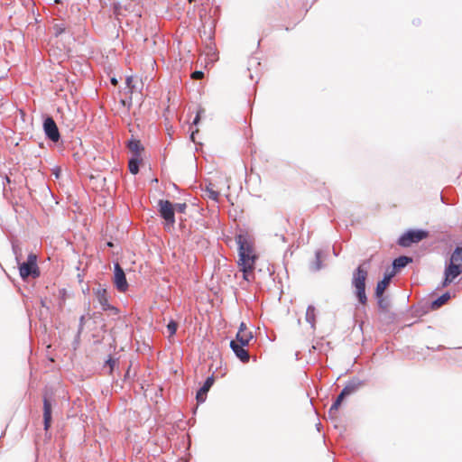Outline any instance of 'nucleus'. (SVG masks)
Instances as JSON below:
<instances>
[{
  "label": "nucleus",
  "instance_id": "nucleus-10",
  "mask_svg": "<svg viewBox=\"0 0 462 462\" xmlns=\"http://www.w3.org/2000/svg\"><path fill=\"white\" fill-rule=\"evenodd\" d=\"M94 294L96 295L98 302L101 305V308L104 311L110 310L114 314H117L119 312L118 309L115 306L111 305L108 301V295L107 291L106 288L101 287L100 284H98L97 288L93 289Z\"/></svg>",
  "mask_w": 462,
  "mask_h": 462
},
{
  "label": "nucleus",
  "instance_id": "nucleus-50",
  "mask_svg": "<svg viewBox=\"0 0 462 462\" xmlns=\"http://www.w3.org/2000/svg\"><path fill=\"white\" fill-rule=\"evenodd\" d=\"M333 252H334V254H335L336 256H337V255H338V254H337V251H336L335 249L333 250Z\"/></svg>",
  "mask_w": 462,
  "mask_h": 462
},
{
  "label": "nucleus",
  "instance_id": "nucleus-22",
  "mask_svg": "<svg viewBox=\"0 0 462 462\" xmlns=\"http://www.w3.org/2000/svg\"><path fill=\"white\" fill-rule=\"evenodd\" d=\"M240 271L243 273V278L245 281H249L248 275L253 273L255 268V262H238Z\"/></svg>",
  "mask_w": 462,
  "mask_h": 462
},
{
  "label": "nucleus",
  "instance_id": "nucleus-29",
  "mask_svg": "<svg viewBox=\"0 0 462 462\" xmlns=\"http://www.w3.org/2000/svg\"><path fill=\"white\" fill-rule=\"evenodd\" d=\"M112 9L114 15L118 19L119 16L123 15V5L120 2H114L112 4Z\"/></svg>",
  "mask_w": 462,
  "mask_h": 462
},
{
  "label": "nucleus",
  "instance_id": "nucleus-18",
  "mask_svg": "<svg viewBox=\"0 0 462 462\" xmlns=\"http://www.w3.org/2000/svg\"><path fill=\"white\" fill-rule=\"evenodd\" d=\"M143 163L142 155H132L128 161V170L131 174L136 175L140 171V166Z\"/></svg>",
  "mask_w": 462,
  "mask_h": 462
},
{
  "label": "nucleus",
  "instance_id": "nucleus-3",
  "mask_svg": "<svg viewBox=\"0 0 462 462\" xmlns=\"http://www.w3.org/2000/svg\"><path fill=\"white\" fill-rule=\"evenodd\" d=\"M237 244L238 262H256L257 256L254 254V241L251 235L245 230H240L236 235Z\"/></svg>",
  "mask_w": 462,
  "mask_h": 462
},
{
  "label": "nucleus",
  "instance_id": "nucleus-4",
  "mask_svg": "<svg viewBox=\"0 0 462 462\" xmlns=\"http://www.w3.org/2000/svg\"><path fill=\"white\" fill-rule=\"evenodd\" d=\"M253 338V332H246V334L236 333V337L230 341V348L243 364H246L250 360V354L245 349V346L249 345Z\"/></svg>",
  "mask_w": 462,
  "mask_h": 462
},
{
  "label": "nucleus",
  "instance_id": "nucleus-46",
  "mask_svg": "<svg viewBox=\"0 0 462 462\" xmlns=\"http://www.w3.org/2000/svg\"><path fill=\"white\" fill-rule=\"evenodd\" d=\"M440 199H441V202H443V203H447V202L445 201L444 197H443L442 195H440Z\"/></svg>",
  "mask_w": 462,
  "mask_h": 462
},
{
  "label": "nucleus",
  "instance_id": "nucleus-36",
  "mask_svg": "<svg viewBox=\"0 0 462 462\" xmlns=\"http://www.w3.org/2000/svg\"><path fill=\"white\" fill-rule=\"evenodd\" d=\"M246 332H251V331L248 330L245 322H241L239 325V328H238V331L236 333L246 334Z\"/></svg>",
  "mask_w": 462,
  "mask_h": 462
},
{
  "label": "nucleus",
  "instance_id": "nucleus-35",
  "mask_svg": "<svg viewBox=\"0 0 462 462\" xmlns=\"http://www.w3.org/2000/svg\"><path fill=\"white\" fill-rule=\"evenodd\" d=\"M174 205V211L177 210L179 213H185L187 208L186 203H173Z\"/></svg>",
  "mask_w": 462,
  "mask_h": 462
},
{
  "label": "nucleus",
  "instance_id": "nucleus-28",
  "mask_svg": "<svg viewBox=\"0 0 462 462\" xmlns=\"http://www.w3.org/2000/svg\"><path fill=\"white\" fill-rule=\"evenodd\" d=\"M125 85H126V88L128 89L127 94L133 95L134 91L136 88L135 85L134 84V77L133 76L126 77Z\"/></svg>",
  "mask_w": 462,
  "mask_h": 462
},
{
  "label": "nucleus",
  "instance_id": "nucleus-20",
  "mask_svg": "<svg viewBox=\"0 0 462 462\" xmlns=\"http://www.w3.org/2000/svg\"><path fill=\"white\" fill-rule=\"evenodd\" d=\"M450 299H451L450 292L445 291L440 296H439L436 299H434L433 300H431L430 303V307L431 310H438Z\"/></svg>",
  "mask_w": 462,
  "mask_h": 462
},
{
  "label": "nucleus",
  "instance_id": "nucleus-11",
  "mask_svg": "<svg viewBox=\"0 0 462 462\" xmlns=\"http://www.w3.org/2000/svg\"><path fill=\"white\" fill-rule=\"evenodd\" d=\"M215 383V376L211 374L206 378L202 386L196 393V400L199 404L205 402L208 393Z\"/></svg>",
  "mask_w": 462,
  "mask_h": 462
},
{
  "label": "nucleus",
  "instance_id": "nucleus-6",
  "mask_svg": "<svg viewBox=\"0 0 462 462\" xmlns=\"http://www.w3.org/2000/svg\"><path fill=\"white\" fill-rule=\"evenodd\" d=\"M430 236V232L422 228H410L402 233L397 239V244L402 247H410L413 244H417Z\"/></svg>",
  "mask_w": 462,
  "mask_h": 462
},
{
  "label": "nucleus",
  "instance_id": "nucleus-16",
  "mask_svg": "<svg viewBox=\"0 0 462 462\" xmlns=\"http://www.w3.org/2000/svg\"><path fill=\"white\" fill-rule=\"evenodd\" d=\"M412 262V258L407 255H400L393 259L392 263L393 270L394 274L399 273L402 269L406 267L410 263Z\"/></svg>",
  "mask_w": 462,
  "mask_h": 462
},
{
  "label": "nucleus",
  "instance_id": "nucleus-41",
  "mask_svg": "<svg viewBox=\"0 0 462 462\" xmlns=\"http://www.w3.org/2000/svg\"><path fill=\"white\" fill-rule=\"evenodd\" d=\"M79 340H80V337H78V333H77L75 336L74 341H73V345L75 346V347L79 344Z\"/></svg>",
  "mask_w": 462,
  "mask_h": 462
},
{
  "label": "nucleus",
  "instance_id": "nucleus-13",
  "mask_svg": "<svg viewBox=\"0 0 462 462\" xmlns=\"http://www.w3.org/2000/svg\"><path fill=\"white\" fill-rule=\"evenodd\" d=\"M365 384V382L364 380H361L358 377H353L346 383V385L341 391L349 397L356 393Z\"/></svg>",
  "mask_w": 462,
  "mask_h": 462
},
{
  "label": "nucleus",
  "instance_id": "nucleus-25",
  "mask_svg": "<svg viewBox=\"0 0 462 462\" xmlns=\"http://www.w3.org/2000/svg\"><path fill=\"white\" fill-rule=\"evenodd\" d=\"M382 315V319L387 324L393 323L395 319V314L390 310V309H386V310L379 311Z\"/></svg>",
  "mask_w": 462,
  "mask_h": 462
},
{
  "label": "nucleus",
  "instance_id": "nucleus-21",
  "mask_svg": "<svg viewBox=\"0 0 462 462\" xmlns=\"http://www.w3.org/2000/svg\"><path fill=\"white\" fill-rule=\"evenodd\" d=\"M10 242H11L12 252L14 255L15 262H16V263H19L20 262H22V258H23V249H22L21 242L17 238H11Z\"/></svg>",
  "mask_w": 462,
  "mask_h": 462
},
{
  "label": "nucleus",
  "instance_id": "nucleus-37",
  "mask_svg": "<svg viewBox=\"0 0 462 462\" xmlns=\"http://www.w3.org/2000/svg\"><path fill=\"white\" fill-rule=\"evenodd\" d=\"M346 398V394H345L344 392L341 391L335 400L342 404L343 401Z\"/></svg>",
  "mask_w": 462,
  "mask_h": 462
},
{
  "label": "nucleus",
  "instance_id": "nucleus-38",
  "mask_svg": "<svg viewBox=\"0 0 462 462\" xmlns=\"http://www.w3.org/2000/svg\"><path fill=\"white\" fill-rule=\"evenodd\" d=\"M52 174L55 176L56 179H59L61 174V170L59 167H56L52 170Z\"/></svg>",
  "mask_w": 462,
  "mask_h": 462
},
{
  "label": "nucleus",
  "instance_id": "nucleus-2",
  "mask_svg": "<svg viewBox=\"0 0 462 462\" xmlns=\"http://www.w3.org/2000/svg\"><path fill=\"white\" fill-rule=\"evenodd\" d=\"M462 275V246L457 245L445 262L444 276L437 289L449 286L457 277Z\"/></svg>",
  "mask_w": 462,
  "mask_h": 462
},
{
  "label": "nucleus",
  "instance_id": "nucleus-30",
  "mask_svg": "<svg viewBox=\"0 0 462 462\" xmlns=\"http://www.w3.org/2000/svg\"><path fill=\"white\" fill-rule=\"evenodd\" d=\"M117 362H118L117 358H115L112 356H108V358L105 361V366H106V365L109 366V368H110L109 374L113 373V370Z\"/></svg>",
  "mask_w": 462,
  "mask_h": 462
},
{
  "label": "nucleus",
  "instance_id": "nucleus-42",
  "mask_svg": "<svg viewBox=\"0 0 462 462\" xmlns=\"http://www.w3.org/2000/svg\"><path fill=\"white\" fill-rule=\"evenodd\" d=\"M110 82H111V84H112V85H114V86H116V85L118 84V80H117V79H116V77H112V78L110 79Z\"/></svg>",
  "mask_w": 462,
  "mask_h": 462
},
{
  "label": "nucleus",
  "instance_id": "nucleus-19",
  "mask_svg": "<svg viewBox=\"0 0 462 462\" xmlns=\"http://www.w3.org/2000/svg\"><path fill=\"white\" fill-rule=\"evenodd\" d=\"M326 256V254L321 249H318L315 252V260L310 263V269L312 272H318L323 268L322 259Z\"/></svg>",
  "mask_w": 462,
  "mask_h": 462
},
{
  "label": "nucleus",
  "instance_id": "nucleus-14",
  "mask_svg": "<svg viewBox=\"0 0 462 462\" xmlns=\"http://www.w3.org/2000/svg\"><path fill=\"white\" fill-rule=\"evenodd\" d=\"M394 276V272H385L381 280H379L374 288V294L384 293L385 290L390 285L393 277Z\"/></svg>",
  "mask_w": 462,
  "mask_h": 462
},
{
  "label": "nucleus",
  "instance_id": "nucleus-44",
  "mask_svg": "<svg viewBox=\"0 0 462 462\" xmlns=\"http://www.w3.org/2000/svg\"><path fill=\"white\" fill-rule=\"evenodd\" d=\"M129 371H130V367L128 368V370H127V372H126V374H125V379H126V377H128V376H129Z\"/></svg>",
  "mask_w": 462,
  "mask_h": 462
},
{
  "label": "nucleus",
  "instance_id": "nucleus-17",
  "mask_svg": "<svg viewBox=\"0 0 462 462\" xmlns=\"http://www.w3.org/2000/svg\"><path fill=\"white\" fill-rule=\"evenodd\" d=\"M126 147L132 152V155H142L144 151V146L141 143V141L132 137L126 142Z\"/></svg>",
  "mask_w": 462,
  "mask_h": 462
},
{
  "label": "nucleus",
  "instance_id": "nucleus-7",
  "mask_svg": "<svg viewBox=\"0 0 462 462\" xmlns=\"http://www.w3.org/2000/svg\"><path fill=\"white\" fill-rule=\"evenodd\" d=\"M42 129L47 140L54 143H58L60 141L61 135L59 127L52 116L50 115H45L43 116Z\"/></svg>",
  "mask_w": 462,
  "mask_h": 462
},
{
  "label": "nucleus",
  "instance_id": "nucleus-32",
  "mask_svg": "<svg viewBox=\"0 0 462 462\" xmlns=\"http://www.w3.org/2000/svg\"><path fill=\"white\" fill-rule=\"evenodd\" d=\"M340 406H341V403L338 402L337 401L334 400L333 403L331 404V406L328 410L329 416L332 417L334 412H336L339 409Z\"/></svg>",
  "mask_w": 462,
  "mask_h": 462
},
{
  "label": "nucleus",
  "instance_id": "nucleus-8",
  "mask_svg": "<svg viewBox=\"0 0 462 462\" xmlns=\"http://www.w3.org/2000/svg\"><path fill=\"white\" fill-rule=\"evenodd\" d=\"M158 212L163 219L165 226H172L175 224L174 205L168 199L158 200Z\"/></svg>",
  "mask_w": 462,
  "mask_h": 462
},
{
  "label": "nucleus",
  "instance_id": "nucleus-26",
  "mask_svg": "<svg viewBox=\"0 0 462 462\" xmlns=\"http://www.w3.org/2000/svg\"><path fill=\"white\" fill-rule=\"evenodd\" d=\"M53 34L55 37H59L66 32V25L64 23H56L53 24Z\"/></svg>",
  "mask_w": 462,
  "mask_h": 462
},
{
  "label": "nucleus",
  "instance_id": "nucleus-49",
  "mask_svg": "<svg viewBox=\"0 0 462 462\" xmlns=\"http://www.w3.org/2000/svg\"><path fill=\"white\" fill-rule=\"evenodd\" d=\"M107 245L111 247V246H113V243L112 242H108Z\"/></svg>",
  "mask_w": 462,
  "mask_h": 462
},
{
  "label": "nucleus",
  "instance_id": "nucleus-48",
  "mask_svg": "<svg viewBox=\"0 0 462 462\" xmlns=\"http://www.w3.org/2000/svg\"><path fill=\"white\" fill-rule=\"evenodd\" d=\"M281 238L283 242H286V239H285V236H281Z\"/></svg>",
  "mask_w": 462,
  "mask_h": 462
},
{
  "label": "nucleus",
  "instance_id": "nucleus-23",
  "mask_svg": "<svg viewBox=\"0 0 462 462\" xmlns=\"http://www.w3.org/2000/svg\"><path fill=\"white\" fill-rule=\"evenodd\" d=\"M374 298L377 301V306L379 311L386 310V309H390L391 300L388 296H385L384 293L374 294Z\"/></svg>",
  "mask_w": 462,
  "mask_h": 462
},
{
  "label": "nucleus",
  "instance_id": "nucleus-27",
  "mask_svg": "<svg viewBox=\"0 0 462 462\" xmlns=\"http://www.w3.org/2000/svg\"><path fill=\"white\" fill-rule=\"evenodd\" d=\"M179 324L174 319H170V321L167 324V330L169 332V336L172 337L176 334L178 329Z\"/></svg>",
  "mask_w": 462,
  "mask_h": 462
},
{
  "label": "nucleus",
  "instance_id": "nucleus-15",
  "mask_svg": "<svg viewBox=\"0 0 462 462\" xmlns=\"http://www.w3.org/2000/svg\"><path fill=\"white\" fill-rule=\"evenodd\" d=\"M200 189L202 191L207 193L208 199H212L215 202H218L220 193L219 191L214 189V185L209 180H205L204 182L200 183Z\"/></svg>",
  "mask_w": 462,
  "mask_h": 462
},
{
  "label": "nucleus",
  "instance_id": "nucleus-45",
  "mask_svg": "<svg viewBox=\"0 0 462 462\" xmlns=\"http://www.w3.org/2000/svg\"><path fill=\"white\" fill-rule=\"evenodd\" d=\"M41 304L42 307H46L45 301L43 300H41Z\"/></svg>",
  "mask_w": 462,
  "mask_h": 462
},
{
  "label": "nucleus",
  "instance_id": "nucleus-52",
  "mask_svg": "<svg viewBox=\"0 0 462 462\" xmlns=\"http://www.w3.org/2000/svg\"><path fill=\"white\" fill-rule=\"evenodd\" d=\"M188 1H189V3H192V2H194L195 0H188Z\"/></svg>",
  "mask_w": 462,
  "mask_h": 462
},
{
  "label": "nucleus",
  "instance_id": "nucleus-40",
  "mask_svg": "<svg viewBox=\"0 0 462 462\" xmlns=\"http://www.w3.org/2000/svg\"><path fill=\"white\" fill-rule=\"evenodd\" d=\"M198 131H199V130H198V129H196V130H194V131H192V132L190 133L189 138H190V140H191L192 142H195V134L198 133Z\"/></svg>",
  "mask_w": 462,
  "mask_h": 462
},
{
  "label": "nucleus",
  "instance_id": "nucleus-31",
  "mask_svg": "<svg viewBox=\"0 0 462 462\" xmlns=\"http://www.w3.org/2000/svg\"><path fill=\"white\" fill-rule=\"evenodd\" d=\"M205 110L202 107H199L196 113L195 117L192 120V125H198L201 120V116L204 114Z\"/></svg>",
  "mask_w": 462,
  "mask_h": 462
},
{
  "label": "nucleus",
  "instance_id": "nucleus-9",
  "mask_svg": "<svg viewBox=\"0 0 462 462\" xmlns=\"http://www.w3.org/2000/svg\"><path fill=\"white\" fill-rule=\"evenodd\" d=\"M113 283L120 292H125L129 287L125 271L118 263H114Z\"/></svg>",
  "mask_w": 462,
  "mask_h": 462
},
{
  "label": "nucleus",
  "instance_id": "nucleus-47",
  "mask_svg": "<svg viewBox=\"0 0 462 462\" xmlns=\"http://www.w3.org/2000/svg\"><path fill=\"white\" fill-rule=\"evenodd\" d=\"M444 346L442 345H439L438 347H437V350H440V349H443Z\"/></svg>",
  "mask_w": 462,
  "mask_h": 462
},
{
  "label": "nucleus",
  "instance_id": "nucleus-43",
  "mask_svg": "<svg viewBox=\"0 0 462 462\" xmlns=\"http://www.w3.org/2000/svg\"><path fill=\"white\" fill-rule=\"evenodd\" d=\"M5 183H7V184L11 183V179L8 176L5 177L4 185H5Z\"/></svg>",
  "mask_w": 462,
  "mask_h": 462
},
{
  "label": "nucleus",
  "instance_id": "nucleus-33",
  "mask_svg": "<svg viewBox=\"0 0 462 462\" xmlns=\"http://www.w3.org/2000/svg\"><path fill=\"white\" fill-rule=\"evenodd\" d=\"M85 315H82L80 316L79 319V328H78V337H80L81 336V333L84 329V326H85Z\"/></svg>",
  "mask_w": 462,
  "mask_h": 462
},
{
  "label": "nucleus",
  "instance_id": "nucleus-24",
  "mask_svg": "<svg viewBox=\"0 0 462 462\" xmlns=\"http://www.w3.org/2000/svg\"><path fill=\"white\" fill-rule=\"evenodd\" d=\"M305 319L310 325V327L312 328H315V325H316V308L313 305H309L307 307Z\"/></svg>",
  "mask_w": 462,
  "mask_h": 462
},
{
  "label": "nucleus",
  "instance_id": "nucleus-39",
  "mask_svg": "<svg viewBox=\"0 0 462 462\" xmlns=\"http://www.w3.org/2000/svg\"><path fill=\"white\" fill-rule=\"evenodd\" d=\"M204 76V73L203 71L201 70H196L194 73H193V77L196 78V79H199L201 77Z\"/></svg>",
  "mask_w": 462,
  "mask_h": 462
},
{
  "label": "nucleus",
  "instance_id": "nucleus-5",
  "mask_svg": "<svg viewBox=\"0 0 462 462\" xmlns=\"http://www.w3.org/2000/svg\"><path fill=\"white\" fill-rule=\"evenodd\" d=\"M37 261V254L32 252L27 255L26 261L17 263L19 275L23 282H28L31 278L36 279L40 277L41 270Z\"/></svg>",
  "mask_w": 462,
  "mask_h": 462
},
{
  "label": "nucleus",
  "instance_id": "nucleus-51",
  "mask_svg": "<svg viewBox=\"0 0 462 462\" xmlns=\"http://www.w3.org/2000/svg\"><path fill=\"white\" fill-rule=\"evenodd\" d=\"M319 427H320V423H318V424H317V429H318V430H319Z\"/></svg>",
  "mask_w": 462,
  "mask_h": 462
},
{
  "label": "nucleus",
  "instance_id": "nucleus-34",
  "mask_svg": "<svg viewBox=\"0 0 462 462\" xmlns=\"http://www.w3.org/2000/svg\"><path fill=\"white\" fill-rule=\"evenodd\" d=\"M132 95H129L128 98L125 99H120L121 106L126 107L128 110L132 107Z\"/></svg>",
  "mask_w": 462,
  "mask_h": 462
},
{
  "label": "nucleus",
  "instance_id": "nucleus-1",
  "mask_svg": "<svg viewBox=\"0 0 462 462\" xmlns=\"http://www.w3.org/2000/svg\"><path fill=\"white\" fill-rule=\"evenodd\" d=\"M370 264L369 260H365L360 263L352 273L351 285L353 294L360 305L365 306L368 301L366 295V280L368 278L367 268Z\"/></svg>",
  "mask_w": 462,
  "mask_h": 462
},
{
  "label": "nucleus",
  "instance_id": "nucleus-12",
  "mask_svg": "<svg viewBox=\"0 0 462 462\" xmlns=\"http://www.w3.org/2000/svg\"><path fill=\"white\" fill-rule=\"evenodd\" d=\"M43 429L47 431L51 426L52 422V402L44 396L43 400Z\"/></svg>",
  "mask_w": 462,
  "mask_h": 462
}]
</instances>
